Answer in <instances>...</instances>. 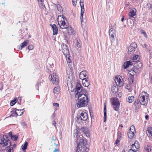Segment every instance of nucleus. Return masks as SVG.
Wrapping results in <instances>:
<instances>
[{
	"instance_id": "f257e3e1",
	"label": "nucleus",
	"mask_w": 152,
	"mask_h": 152,
	"mask_svg": "<svg viewBox=\"0 0 152 152\" xmlns=\"http://www.w3.org/2000/svg\"><path fill=\"white\" fill-rule=\"evenodd\" d=\"M76 131L73 134L75 140L77 143L76 151L77 152L79 148V149L80 148V152H82L83 151L85 150L86 148V145H87V142L86 140L83 139V136L78 135L77 130H76Z\"/></svg>"
},
{
	"instance_id": "f03ea898",
	"label": "nucleus",
	"mask_w": 152,
	"mask_h": 152,
	"mask_svg": "<svg viewBox=\"0 0 152 152\" xmlns=\"http://www.w3.org/2000/svg\"><path fill=\"white\" fill-rule=\"evenodd\" d=\"M58 24L62 29H67V32L69 35H72L75 33L74 30L71 26H69L68 23L65 18L63 15H59L57 18Z\"/></svg>"
},
{
	"instance_id": "7ed1b4c3",
	"label": "nucleus",
	"mask_w": 152,
	"mask_h": 152,
	"mask_svg": "<svg viewBox=\"0 0 152 152\" xmlns=\"http://www.w3.org/2000/svg\"><path fill=\"white\" fill-rule=\"evenodd\" d=\"M75 97L77 98L78 101L76 103L77 107L78 108L86 106L88 104V98L87 96L84 94H77L75 95Z\"/></svg>"
},
{
	"instance_id": "20e7f679",
	"label": "nucleus",
	"mask_w": 152,
	"mask_h": 152,
	"mask_svg": "<svg viewBox=\"0 0 152 152\" xmlns=\"http://www.w3.org/2000/svg\"><path fill=\"white\" fill-rule=\"evenodd\" d=\"M115 81L117 86H113L111 88V91L113 93H116L118 90V88L117 86L119 87L122 86L123 85V82L122 77L120 76L115 77Z\"/></svg>"
},
{
	"instance_id": "39448f33",
	"label": "nucleus",
	"mask_w": 152,
	"mask_h": 152,
	"mask_svg": "<svg viewBox=\"0 0 152 152\" xmlns=\"http://www.w3.org/2000/svg\"><path fill=\"white\" fill-rule=\"evenodd\" d=\"M149 95L145 92H143L139 95V100L141 104L146 105L148 100Z\"/></svg>"
},
{
	"instance_id": "423d86ee",
	"label": "nucleus",
	"mask_w": 152,
	"mask_h": 152,
	"mask_svg": "<svg viewBox=\"0 0 152 152\" xmlns=\"http://www.w3.org/2000/svg\"><path fill=\"white\" fill-rule=\"evenodd\" d=\"M88 117L87 114L84 112H82L77 117L76 121L77 123H81L82 121H86Z\"/></svg>"
},
{
	"instance_id": "0eeeda50",
	"label": "nucleus",
	"mask_w": 152,
	"mask_h": 152,
	"mask_svg": "<svg viewBox=\"0 0 152 152\" xmlns=\"http://www.w3.org/2000/svg\"><path fill=\"white\" fill-rule=\"evenodd\" d=\"M4 145V146L7 147L11 145V142L7 136L4 135L3 137L0 138V145Z\"/></svg>"
},
{
	"instance_id": "6e6552de",
	"label": "nucleus",
	"mask_w": 152,
	"mask_h": 152,
	"mask_svg": "<svg viewBox=\"0 0 152 152\" xmlns=\"http://www.w3.org/2000/svg\"><path fill=\"white\" fill-rule=\"evenodd\" d=\"M111 102L112 103V107L114 110L117 111H118L120 103L118 99L116 98H112Z\"/></svg>"
},
{
	"instance_id": "1a4fd4ad",
	"label": "nucleus",
	"mask_w": 152,
	"mask_h": 152,
	"mask_svg": "<svg viewBox=\"0 0 152 152\" xmlns=\"http://www.w3.org/2000/svg\"><path fill=\"white\" fill-rule=\"evenodd\" d=\"M49 79H51V82L57 85L58 83L59 78L55 73H53V75L50 74L49 77Z\"/></svg>"
},
{
	"instance_id": "9d476101",
	"label": "nucleus",
	"mask_w": 152,
	"mask_h": 152,
	"mask_svg": "<svg viewBox=\"0 0 152 152\" xmlns=\"http://www.w3.org/2000/svg\"><path fill=\"white\" fill-rule=\"evenodd\" d=\"M62 51L64 55L66 58L67 57V55L69 54V51L67 46L64 44H62L61 45Z\"/></svg>"
},
{
	"instance_id": "9b49d317",
	"label": "nucleus",
	"mask_w": 152,
	"mask_h": 152,
	"mask_svg": "<svg viewBox=\"0 0 152 152\" xmlns=\"http://www.w3.org/2000/svg\"><path fill=\"white\" fill-rule=\"evenodd\" d=\"M83 89L81 87V86L80 83H77L76 84L75 89V95L76 94H77V95L80 93L82 94L80 91H83Z\"/></svg>"
},
{
	"instance_id": "f8f14e48",
	"label": "nucleus",
	"mask_w": 152,
	"mask_h": 152,
	"mask_svg": "<svg viewBox=\"0 0 152 152\" xmlns=\"http://www.w3.org/2000/svg\"><path fill=\"white\" fill-rule=\"evenodd\" d=\"M80 5L81 8V16H80V20H81V23L82 25V23L83 22V14L84 12V4L83 2H80Z\"/></svg>"
},
{
	"instance_id": "ddd939ff",
	"label": "nucleus",
	"mask_w": 152,
	"mask_h": 152,
	"mask_svg": "<svg viewBox=\"0 0 152 152\" xmlns=\"http://www.w3.org/2000/svg\"><path fill=\"white\" fill-rule=\"evenodd\" d=\"M137 46V45L135 43L133 42L132 43L128 49L129 52H130V54L133 53L135 50V49Z\"/></svg>"
},
{
	"instance_id": "4468645a",
	"label": "nucleus",
	"mask_w": 152,
	"mask_h": 152,
	"mask_svg": "<svg viewBox=\"0 0 152 152\" xmlns=\"http://www.w3.org/2000/svg\"><path fill=\"white\" fill-rule=\"evenodd\" d=\"M110 38L111 41H113L114 40V34H115V30L113 28L110 29L109 31Z\"/></svg>"
},
{
	"instance_id": "2eb2a0df",
	"label": "nucleus",
	"mask_w": 152,
	"mask_h": 152,
	"mask_svg": "<svg viewBox=\"0 0 152 152\" xmlns=\"http://www.w3.org/2000/svg\"><path fill=\"white\" fill-rule=\"evenodd\" d=\"M88 76V73L86 71H83L81 72L79 75V78L80 79L83 80L85 78L87 77Z\"/></svg>"
},
{
	"instance_id": "dca6fc26",
	"label": "nucleus",
	"mask_w": 152,
	"mask_h": 152,
	"mask_svg": "<svg viewBox=\"0 0 152 152\" xmlns=\"http://www.w3.org/2000/svg\"><path fill=\"white\" fill-rule=\"evenodd\" d=\"M82 80L83 84L84 86L88 87L89 86L90 81L88 77Z\"/></svg>"
},
{
	"instance_id": "f3484780",
	"label": "nucleus",
	"mask_w": 152,
	"mask_h": 152,
	"mask_svg": "<svg viewBox=\"0 0 152 152\" xmlns=\"http://www.w3.org/2000/svg\"><path fill=\"white\" fill-rule=\"evenodd\" d=\"M136 10L134 8H132L130 10L129 15L130 17H134V16L136 15Z\"/></svg>"
},
{
	"instance_id": "a211bd4d",
	"label": "nucleus",
	"mask_w": 152,
	"mask_h": 152,
	"mask_svg": "<svg viewBox=\"0 0 152 152\" xmlns=\"http://www.w3.org/2000/svg\"><path fill=\"white\" fill-rule=\"evenodd\" d=\"M50 25L51 26L53 30V35H57L58 33V27L55 24Z\"/></svg>"
},
{
	"instance_id": "6ab92c4d",
	"label": "nucleus",
	"mask_w": 152,
	"mask_h": 152,
	"mask_svg": "<svg viewBox=\"0 0 152 152\" xmlns=\"http://www.w3.org/2000/svg\"><path fill=\"white\" fill-rule=\"evenodd\" d=\"M29 43L28 40H25L23 43L21 44L20 46H19V49L21 50L23 48L26 46Z\"/></svg>"
},
{
	"instance_id": "aec40b11",
	"label": "nucleus",
	"mask_w": 152,
	"mask_h": 152,
	"mask_svg": "<svg viewBox=\"0 0 152 152\" xmlns=\"http://www.w3.org/2000/svg\"><path fill=\"white\" fill-rule=\"evenodd\" d=\"M146 133L149 137L152 136V127H149L147 130Z\"/></svg>"
},
{
	"instance_id": "412c9836",
	"label": "nucleus",
	"mask_w": 152,
	"mask_h": 152,
	"mask_svg": "<svg viewBox=\"0 0 152 152\" xmlns=\"http://www.w3.org/2000/svg\"><path fill=\"white\" fill-rule=\"evenodd\" d=\"M152 146L151 145H147L145 146L144 149V152H150L151 151Z\"/></svg>"
},
{
	"instance_id": "4be33fe9",
	"label": "nucleus",
	"mask_w": 152,
	"mask_h": 152,
	"mask_svg": "<svg viewBox=\"0 0 152 152\" xmlns=\"http://www.w3.org/2000/svg\"><path fill=\"white\" fill-rule=\"evenodd\" d=\"M132 63L130 61H127L124 63L123 66L124 69H126L129 66H132Z\"/></svg>"
},
{
	"instance_id": "5701e85b",
	"label": "nucleus",
	"mask_w": 152,
	"mask_h": 152,
	"mask_svg": "<svg viewBox=\"0 0 152 152\" xmlns=\"http://www.w3.org/2000/svg\"><path fill=\"white\" fill-rule=\"evenodd\" d=\"M133 146H134V148L137 149L140 147V144L137 141H135L134 144H132L131 146V148H133Z\"/></svg>"
},
{
	"instance_id": "b1692460",
	"label": "nucleus",
	"mask_w": 152,
	"mask_h": 152,
	"mask_svg": "<svg viewBox=\"0 0 152 152\" xmlns=\"http://www.w3.org/2000/svg\"><path fill=\"white\" fill-rule=\"evenodd\" d=\"M23 110L24 109L21 110H16L15 111V113L17 115H21L23 114Z\"/></svg>"
},
{
	"instance_id": "393cba45",
	"label": "nucleus",
	"mask_w": 152,
	"mask_h": 152,
	"mask_svg": "<svg viewBox=\"0 0 152 152\" xmlns=\"http://www.w3.org/2000/svg\"><path fill=\"white\" fill-rule=\"evenodd\" d=\"M134 96H129L128 97L127 99H126V101L127 102H129V103H131L134 101Z\"/></svg>"
},
{
	"instance_id": "a878e982",
	"label": "nucleus",
	"mask_w": 152,
	"mask_h": 152,
	"mask_svg": "<svg viewBox=\"0 0 152 152\" xmlns=\"http://www.w3.org/2000/svg\"><path fill=\"white\" fill-rule=\"evenodd\" d=\"M134 132L132 130H129L128 133V136L129 138L132 139L134 136Z\"/></svg>"
},
{
	"instance_id": "bb28decb",
	"label": "nucleus",
	"mask_w": 152,
	"mask_h": 152,
	"mask_svg": "<svg viewBox=\"0 0 152 152\" xmlns=\"http://www.w3.org/2000/svg\"><path fill=\"white\" fill-rule=\"evenodd\" d=\"M104 122H105L107 120L106 107L105 106L104 107Z\"/></svg>"
},
{
	"instance_id": "cd10ccee",
	"label": "nucleus",
	"mask_w": 152,
	"mask_h": 152,
	"mask_svg": "<svg viewBox=\"0 0 152 152\" xmlns=\"http://www.w3.org/2000/svg\"><path fill=\"white\" fill-rule=\"evenodd\" d=\"M140 59V57L139 55H136L134 56L132 58L133 61L134 62L138 61Z\"/></svg>"
},
{
	"instance_id": "c85d7f7f",
	"label": "nucleus",
	"mask_w": 152,
	"mask_h": 152,
	"mask_svg": "<svg viewBox=\"0 0 152 152\" xmlns=\"http://www.w3.org/2000/svg\"><path fill=\"white\" fill-rule=\"evenodd\" d=\"M53 66V65L52 63H51L50 64H47V67L48 69V71L47 72H50L51 71L50 68H52Z\"/></svg>"
},
{
	"instance_id": "c756f323",
	"label": "nucleus",
	"mask_w": 152,
	"mask_h": 152,
	"mask_svg": "<svg viewBox=\"0 0 152 152\" xmlns=\"http://www.w3.org/2000/svg\"><path fill=\"white\" fill-rule=\"evenodd\" d=\"M60 90V88L58 87H56L54 88L53 91V92L55 94H58Z\"/></svg>"
},
{
	"instance_id": "7c9ffc66",
	"label": "nucleus",
	"mask_w": 152,
	"mask_h": 152,
	"mask_svg": "<svg viewBox=\"0 0 152 152\" xmlns=\"http://www.w3.org/2000/svg\"><path fill=\"white\" fill-rule=\"evenodd\" d=\"M27 145H28L27 142H25V143L22 146V149L23 150H24L26 149Z\"/></svg>"
},
{
	"instance_id": "2f4dec72",
	"label": "nucleus",
	"mask_w": 152,
	"mask_h": 152,
	"mask_svg": "<svg viewBox=\"0 0 152 152\" xmlns=\"http://www.w3.org/2000/svg\"><path fill=\"white\" fill-rule=\"evenodd\" d=\"M57 8L58 10L60 12L63 11V9L61 5L58 4L57 6Z\"/></svg>"
},
{
	"instance_id": "473e14b6",
	"label": "nucleus",
	"mask_w": 152,
	"mask_h": 152,
	"mask_svg": "<svg viewBox=\"0 0 152 152\" xmlns=\"http://www.w3.org/2000/svg\"><path fill=\"white\" fill-rule=\"evenodd\" d=\"M77 46L79 48H80L81 47V41L80 40H77Z\"/></svg>"
},
{
	"instance_id": "72a5a7b5",
	"label": "nucleus",
	"mask_w": 152,
	"mask_h": 152,
	"mask_svg": "<svg viewBox=\"0 0 152 152\" xmlns=\"http://www.w3.org/2000/svg\"><path fill=\"white\" fill-rule=\"evenodd\" d=\"M6 152H13V147H10L6 150Z\"/></svg>"
},
{
	"instance_id": "f704fd0d",
	"label": "nucleus",
	"mask_w": 152,
	"mask_h": 152,
	"mask_svg": "<svg viewBox=\"0 0 152 152\" xmlns=\"http://www.w3.org/2000/svg\"><path fill=\"white\" fill-rule=\"evenodd\" d=\"M86 136L88 137H90V134L89 133V131L88 129H87V131H86L84 133Z\"/></svg>"
},
{
	"instance_id": "c9c22d12",
	"label": "nucleus",
	"mask_w": 152,
	"mask_h": 152,
	"mask_svg": "<svg viewBox=\"0 0 152 152\" xmlns=\"http://www.w3.org/2000/svg\"><path fill=\"white\" fill-rule=\"evenodd\" d=\"M146 7L148 8L149 10H151L152 9V5L151 4L148 3L147 4Z\"/></svg>"
},
{
	"instance_id": "e433bc0d",
	"label": "nucleus",
	"mask_w": 152,
	"mask_h": 152,
	"mask_svg": "<svg viewBox=\"0 0 152 152\" xmlns=\"http://www.w3.org/2000/svg\"><path fill=\"white\" fill-rule=\"evenodd\" d=\"M11 139L14 140L16 141L18 138V137L16 135H12L11 137Z\"/></svg>"
},
{
	"instance_id": "4c0bfd02",
	"label": "nucleus",
	"mask_w": 152,
	"mask_h": 152,
	"mask_svg": "<svg viewBox=\"0 0 152 152\" xmlns=\"http://www.w3.org/2000/svg\"><path fill=\"white\" fill-rule=\"evenodd\" d=\"M37 1L39 4L42 6H43V2L44 0H37Z\"/></svg>"
},
{
	"instance_id": "58836bf2",
	"label": "nucleus",
	"mask_w": 152,
	"mask_h": 152,
	"mask_svg": "<svg viewBox=\"0 0 152 152\" xmlns=\"http://www.w3.org/2000/svg\"><path fill=\"white\" fill-rule=\"evenodd\" d=\"M136 64L137 65H138V68H141L142 66V64L140 62V61L137 62H136Z\"/></svg>"
},
{
	"instance_id": "ea45409f",
	"label": "nucleus",
	"mask_w": 152,
	"mask_h": 152,
	"mask_svg": "<svg viewBox=\"0 0 152 152\" xmlns=\"http://www.w3.org/2000/svg\"><path fill=\"white\" fill-rule=\"evenodd\" d=\"M16 103V99H14L12 100L10 102V104L11 106H13Z\"/></svg>"
},
{
	"instance_id": "a19ab883",
	"label": "nucleus",
	"mask_w": 152,
	"mask_h": 152,
	"mask_svg": "<svg viewBox=\"0 0 152 152\" xmlns=\"http://www.w3.org/2000/svg\"><path fill=\"white\" fill-rule=\"evenodd\" d=\"M88 128L86 127H82L81 128V130L83 133L85 132L86 131H87Z\"/></svg>"
},
{
	"instance_id": "79ce46f5",
	"label": "nucleus",
	"mask_w": 152,
	"mask_h": 152,
	"mask_svg": "<svg viewBox=\"0 0 152 152\" xmlns=\"http://www.w3.org/2000/svg\"><path fill=\"white\" fill-rule=\"evenodd\" d=\"M141 31L142 33L143 34V35L145 37L147 38V36L145 31L143 30H142Z\"/></svg>"
},
{
	"instance_id": "37998d69",
	"label": "nucleus",
	"mask_w": 152,
	"mask_h": 152,
	"mask_svg": "<svg viewBox=\"0 0 152 152\" xmlns=\"http://www.w3.org/2000/svg\"><path fill=\"white\" fill-rule=\"evenodd\" d=\"M34 48V46L33 45H29L28 47V49L29 50H32Z\"/></svg>"
},
{
	"instance_id": "c03bdc74",
	"label": "nucleus",
	"mask_w": 152,
	"mask_h": 152,
	"mask_svg": "<svg viewBox=\"0 0 152 152\" xmlns=\"http://www.w3.org/2000/svg\"><path fill=\"white\" fill-rule=\"evenodd\" d=\"M70 56L69 54L68 55H67V57L66 58V60L68 62H70V58L69 57Z\"/></svg>"
},
{
	"instance_id": "a18cd8bd",
	"label": "nucleus",
	"mask_w": 152,
	"mask_h": 152,
	"mask_svg": "<svg viewBox=\"0 0 152 152\" xmlns=\"http://www.w3.org/2000/svg\"><path fill=\"white\" fill-rule=\"evenodd\" d=\"M77 1V0H72V3L74 6H76Z\"/></svg>"
},
{
	"instance_id": "49530a36",
	"label": "nucleus",
	"mask_w": 152,
	"mask_h": 152,
	"mask_svg": "<svg viewBox=\"0 0 152 152\" xmlns=\"http://www.w3.org/2000/svg\"><path fill=\"white\" fill-rule=\"evenodd\" d=\"M139 103V101L138 99H136L134 103V105L135 106H137Z\"/></svg>"
},
{
	"instance_id": "de8ad7c7",
	"label": "nucleus",
	"mask_w": 152,
	"mask_h": 152,
	"mask_svg": "<svg viewBox=\"0 0 152 152\" xmlns=\"http://www.w3.org/2000/svg\"><path fill=\"white\" fill-rule=\"evenodd\" d=\"M80 149H79L78 148V151L77 152H80ZM88 149L86 147V150L84 151H83L82 152H83L85 151H88Z\"/></svg>"
},
{
	"instance_id": "09e8293b",
	"label": "nucleus",
	"mask_w": 152,
	"mask_h": 152,
	"mask_svg": "<svg viewBox=\"0 0 152 152\" xmlns=\"http://www.w3.org/2000/svg\"><path fill=\"white\" fill-rule=\"evenodd\" d=\"M137 150H132L129 149L128 152H136L137 151Z\"/></svg>"
},
{
	"instance_id": "8fccbe9b",
	"label": "nucleus",
	"mask_w": 152,
	"mask_h": 152,
	"mask_svg": "<svg viewBox=\"0 0 152 152\" xmlns=\"http://www.w3.org/2000/svg\"><path fill=\"white\" fill-rule=\"evenodd\" d=\"M53 105L56 107H59V104L57 103H54L53 104Z\"/></svg>"
},
{
	"instance_id": "3c124183",
	"label": "nucleus",
	"mask_w": 152,
	"mask_h": 152,
	"mask_svg": "<svg viewBox=\"0 0 152 152\" xmlns=\"http://www.w3.org/2000/svg\"><path fill=\"white\" fill-rule=\"evenodd\" d=\"M132 130L134 129V131H135L134 127L133 126H131L129 130H132Z\"/></svg>"
},
{
	"instance_id": "603ef678",
	"label": "nucleus",
	"mask_w": 152,
	"mask_h": 152,
	"mask_svg": "<svg viewBox=\"0 0 152 152\" xmlns=\"http://www.w3.org/2000/svg\"><path fill=\"white\" fill-rule=\"evenodd\" d=\"M119 141H120L118 139H117L115 141V143H116V144H117L119 142Z\"/></svg>"
},
{
	"instance_id": "864d4df0",
	"label": "nucleus",
	"mask_w": 152,
	"mask_h": 152,
	"mask_svg": "<svg viewBox=\"0 0 152 152\" xmlns=\"http://www.w3.org/2000/svg\"><path fill=\"white\" fill-rule=\"evenodd\" d=\"M58 151V150L57 149L55 148V150L53 151V152H56Z\"/></svg>"
},
{
	"instance_id": "5fc2aeb1",
	"label": "nucleus",
	"mask_w": 152,
	"mask_h": 152,
	"mask_svg": "<svg viewBox=\"0 0 152 152\" xmlns=\"http://www.w3.org/2000/svg\"><path fill=\"white\" fill-rule=\"evenodd\" d=\"M148 115H146L145 116V118L146 120H148Z\"/></svg>"
},
{
	"instance_id": "6e6d98bb",
	"label": "nucleus",
	"mask_w": 152,
	"mask_h": 152,
	"mask_svg": "<svg viewBox=\"0 0 152 152\" xmlns=\"http://www.w3.org/2000/svg\"><path fill=\"white\" fill-rule=\"evenodd\" d=\"M55 113H53V115H52L51 117L52 118H53L55 117Z\"/></svg>"
},
{
	"instance_id": "4d7b16f0",
	"label": "nucleus",
	"mask_w": 152,
	"mask_h": 152,
	"mask_svg": "<svg viewBox=\"0 0 152 152\" xmlns=\"http://www.w3.org/2000/svg\"><path fill=\"white\" fill-rule=\"evenodd\" d=\"M9 136H10V137H11L12 136V133L11 132H10L9 133Z\"/></svg>"
},
{
	"instance_id": "13d9d810",
	"label": "nucleus",
	"mask_w": 152,
	"mask_h": 152,
	"mask_svg": "<svg viewBox=\"0 0 152 152\" xmlns=\"http://www.w3.org/2000/svg\"><path fill=\"white\" fill-rule=\"evenodd\" d=\"M147 46H148V45L146 44H144L143 46H144L145 47L147 48Z\"/></svg>"
},
{
	"instance_id": "bf43d9fd",
	"label": "nucleus",
	"mask_w": 152,
	"mask_h": 152,
	"mask_svg": "<svg viewBox=\"0 0 152 152\" xmlns=\"http://www.w3.org/2000/svg\"><path fill=\"white\" fill-rule=\"evenodd\" d=\"M56 124V123L55 121H53V125H55Z\"/></svg>"
},
{
	"instance_id": "052dcab7",
	"label": "nucleus",
	"mask_w": 152,
	"mask_h": 152,
	"mask_svg": "<svg viewBox=\"0 0 152 152\" xmlns=\"http://www.w3.org/2000/svg\"><path fill=\"white\" fill-rule=\"evenodd\" d=\"M124 17H123V18L121 19V21L122 22H123L124 21Z\"/></svg>"
},
{
	"instance_id": "680f3d73",
	"label": "nucleus",
	"mask_w": 152,
	"mask_h": 152,
	"mask_svg": "<svg viewBox=\"0 0 152 152\" xmlns=\"http://www.w3.org/2000/svg\"><path fill=\"white\" fill-rule=\"evenodd\" d=\"M16 146V145L15 144H13V147L14 148H15V147Z\"/></svg>"
},
{
	"instance_id": "e2e57ef3",
	"label": "nucleus",
	"mask_w": 152,
	"mask_h": 152,
	"mask_svg": "<svg viewBox=\"0 0 152 152\" xmlns=\"http://www.w3.org/2000/svg\"><path fill=\"white\" fill-rule=\"evenodd\" d=\"M90 115H91V118H92V117H94V116H93V115H92V116H91V113H90Z\"/></svg>"
},
{
	"instance_id": "0e129e2a",
	"label": "nucleus",
	"mask_w": 152,
	"mask_h": 152,
	"mask_svg": "<svg viewBox=\"0 0 152 152\" xmlns=\"http://www.w3.org/2000/svg\"><path fill=\"white\" fill-rule=\"evenodd\" d=\"M134 146H133V148H131L132 150H137V149H134Z\"/></svg>"
},
{
	"instance_id": "69168bd1",
	"label": "nucleus",
	"mask_w": 152,
	"mask_h": 152,
	"mask_svg": "<svg viewBox=\"0 0 152 152\" xmlns=\"http://www.w3.org/2000/svg\"><path fill=\"white\" fill-rule=\"evenodd\" d=\"M120 126L121 127V128H122L123 127V125L122 124H121L120 125Z\"/></svg>"
},
{
	"instance_id": "338daca9",
	"label": "nucleus",
	"mask_w": 152,
	"mask_h": 152,
	"mask_svg": "<svg viewBox=\"0 0 152 152\" xmlns=\"http://www.w3.org/2000/svg\"><path fill=\"white\" fill-rule=\"evenodd\" d=\"M104 107H105H105H106V103H104Z\"/></svg>"
},
{
	"instance_id": "774afa93",
	"label": "nucleus",
	"mask_w": 152,
	"mask_h": 152,
	"mask_svg": "<svg viewBox=\"0 0 152 152\" xmlns=\"http://www.w3.org/2000/svg\"><path fill=\"white\" fill-rule=\"evenodd\" d=\"M39 83H37L36 85V86H38L39 85Z\"/></svg>"
}]
</instances>
